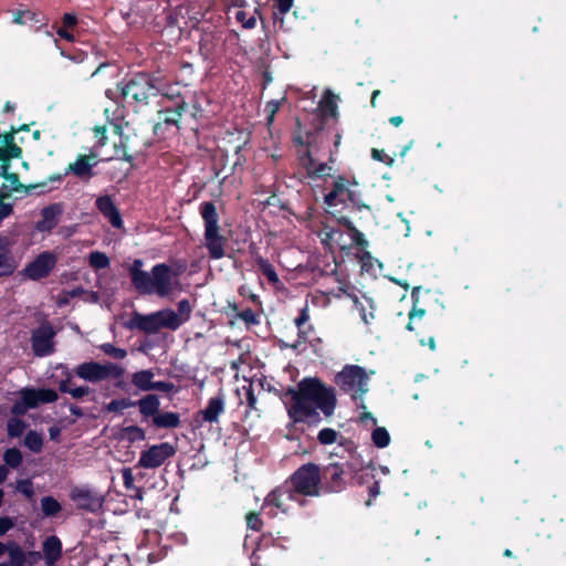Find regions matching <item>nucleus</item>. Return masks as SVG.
<instances>
[{"instance_id": "1", "label": "nucleus", "mask_w": 566, "mask_h": 566, "mask_svg": "<svg viewBox=\"0 0 566 566\" xmlns=\"http://www.w3.org/2000/svg\"><path fill=\"white\" fill-rule=\"evenodd\" d=\"M290 398L287 402V413L291 419V426H296L312 419L321 409L324 415L329 416L335 408V396L332 390L324 387L316 379H304L298 384V389H290L286 392Z\"/></svg>"}, {"instance_id": "2", "label": "nucleus", "mask_w": 566, "mask_h": 566, "mask_svg": "<svg viewBox=\"0 0 566 566\" xmlns=\"http://www.w3.org/2000/svg\"><path fill=\"white\" fill-rule=\"evenodd\" d=\"M200 213L205 224V247L212 259L219 260L226 254L227 239L220 234L217 209L212 202H203L200 206Z\"/></svg>"}, {"instance_id": "3", "label": "nucleus", "mask_w": 566, "mask_h": 566, "mask_svg": "<svg viewBox=\"0 0 566 566\" xmlns=\"http://www.w3.org/2000/svg\"><path fill=\"white\" fill-rule=\"evenodd\" d=\"M178 291H181L178 273L166 264H157L149 274L144 272V293L170 297Z\"/></svg>"}, {"instance_id": "4", "label": "nucleus", "mask_w": 566, "mask_h": 566, "mask_svg": "<svg viewBox=\"0 0 566 566\" xmlns=\"http://www.w3.org/2000/svg\"><path fill=\"white\" fill-rule=\"evenodd\" d=\"M368 379L365 369L355 365L344 367L335 377L340 389L350 395L354 400L361 399L368 391Z\"/></svg>"}, {"instance_id": "5", "label": "nucleus", "mask_w": 566, "mask_h": 566, "mask_svg": "<svg viewBox=\"0 0 566 566\" xmlns=\"http://www.w3.org/2000/svg\"><path fill=\"white\" fill-rule=\"evenodd\" d=\"M292 489L293 488L286 483L269 494L262 506L263 513L275 516L279 512L287 513L296 505H300L301 501L298 494Z\"/></svg>"}, {"instance_id": "6", "label": "nucleus", "mask_w": 566, "mask_h": 566, "mask_svg": "<svg viewBox=\"0 0 566 566\" xmlns=\"http://www.w3.org/2000/svg\"><path fill=\"white\" fill-rule=\"evenodd\" d=\"M19 400L11 408V412L15 416L24 415L29 409L36 408L41 403H50L57 400L56 391L46 388H23L19 391Z\"/></svg>"}, {"instance_id": "7", "label": "nucleus", "mask_w": 566, "mask_h": 566, "mask_svg": "<svg viewBox=\"0 0 566 566\" xmlns=\"http://www.w3.org/2000/svg\"><path fill=\"white\" fill-rule=\"evenodd\" d=\"M300 495H319L321 474L315 464L301 467L291 478L289 483Z\"/></svg>"}, {"instance_id": "8", "label": "nucleus", "mask_w": 566, "mask_h": 566, "mask_svg": "<svg viewBox=\"0 0 566 566\" xmlns=\"http://www.w3.org/2000/svg\"><path fill=\"white\" fill-rule=\"evenodd\" d=\"M356 182H349L342 177H338L333 185V189L325 196V205L329 209H336L338 206H345L347 202L354 206H360V193L358 190L353 189Z\"/></svg>"}, {"instance_id": "9", "label": "nucleus", "mask_w": 566, "mask_h": 566, "mask_svg": "<svg viewBox=\"0 0 566 566\" xmlns=\"http://www.w3.org/2000/svg\"><path fill=\"white\" fill-rule=\"evenodd\" d=\"M75 374L86 381L98 382L109 378H119L123 370L112 363L99 364L90 361L78 365L75 369Z\"/></svg>"}, {"instance_id": "10", "label": "nucleus", "mask_w": 566, "mask_h": 566, "mask_svg": "<svg viewBox=\"0 0 566 566\" xmlns=\"http://www.w3.org/2000/svg\"><path fill=\"white\" fill-rule=\"evenodd\" d=\"M56 262L57 254L55 252L44 251L24 266L22 274L32 281L41 280L51 273Z\"/></svg>"}, {"instance_id": "11", "label": "nucleus", "mask_w": 566, "mask_h": 566, "mask_svg": "<svg viewBox=\"0 0 566 566\" xmlns=\"http://www.w3.org/2000/svg\"><path fill=\"white\" fill-rule=\"evenodd\" d=\"M55 331L49 323L41 324L32 332L31 345L35 356L44 357L54 352Z\"/></svg>"}, {"instance_id": "12", "label": "nucleus", "mask_w": 566, "mask_h": 566, "mask_svg": "<svg viewBox=\"0 0 566 566\" xmlns=\"http://www.w3.org/2000/svg\"><path fill=\"white\" fill-rule=\"evenodd\" d=\"M70 497L78 509L92 513L98 512L104 503V499L99 493L84 486L73 488Z\"/></svg>"}, {"instance_id": "13", "label": "nucleus", "mask_w": 566, "mask_h": 566, "mask_svg": "<svg viewBox=\"0 0 566 566\" xmlns=\"http://www.w3.org/2000/svg\"><path fill=\"white\" fill-rule=\"evenodd\" d=\"M160 328L176 331L179 328V319L175 311L165 308L156 313L144 315V332H156Z\"/></svg>"}, {"instance_id": "14", "label": "nucleus", "mask_w": 566, "mask_h": 566, "mask_svg": "<svg viewBox=\"0 0 566 566\" xmlns=\"http://www.w3.org/2000/svg\"><path fill=\"white\" fill-rule=\"evenodd\" d=\"M176 449L168 442L151 446L144 451V468H156L161 465L168 458L172 457Z\"/></svg>"}, {"instance_id": "15", "label": "nucleus", "mask_w": 566, "mask_h": 566, "mask_svg": "<svg viewBox=\"0 0 566 566\" xmlns=\"http://www.w3.org/2000/svg\"><path fill=\"white\" fill-rule=\"evenodd\" d=\"M97 210L103 214L105 219L116 229L123 228V220L118 209L116 208L113 199L107 196H99L95 201Z\"/></svg>"}, {"instance_id": "16", "label": "nucleus", "mask_w": 566, "mask_h": 566, "mask_svg": "<svg viewBox=\"0 0 566 566\" xmlns=\"http://www.w3.org/2000/svg\"><path fill=\"white\" fill-rule=\"evenodd\" d=\"M95 156H80L67 167V172L82 179H90L93 176L92 168L96 165Z\"/></svg>"}, {"instance_id": "17", "label": "nucleus", "mask_w": 566, "mask_h": 566, "mask_svg": "<svg viewBox=\"0 0 566 566\" xmlns=\"http://www.w3.org/2000/svg\"><path fill=\"white\" fill-rule=\"evenodd\" d=\"M42 552L45 564L48 566H54L62 555V543L60 538L55 535L46 537L42 544Z\"/></svg>"}, {"instance_id": "18", "label": "nucleus", "mask_w": 566, "mask_h": 566, "mask_svg": "<svg viewBox=\"0 0 566 566\" xmlns=\"http://www.w3.org/2000/svg\"><path fill=\"white\" fill-rule=\"evenodd\" d=\"M21 150L10 143L8 136L0 135V176L9 169L10 158L18 157Z\"/></svg>"}, {"instance_id": "19", "label": "nucleus", "mask_w": 566, "mask_h": 566, "mask_svg": "<svg viewBox=\"0 0 566 566\" xmlns=\"http://www.w3.org/2000/svg\"><path fill=\"white\" fill-rule=\"evenodd\" d=\"M17 269V263L10 253L8 240H0V277L11 275Z\"/></svg>"}, {"instance_id": "20", "label": "nucleus", "mask_w": 566, "mask_h": 566, "mask_svg": "<svg viewBox=\"0 0 566 566\" xmlns=\"http://www.w3.org/2000/svg\"><path fill=\"white\" fill-rule=\"evenodd\" d=\"M180 424L179 415L176 412H157L149 419V426L163 429L177 428Z\"/></svg>"}, {"instance_id": "21", "label": "nucleus", "mask_w": 566, "mask_h": 566, "mask_svg": "<svg viewBox=\"0 0 566 566\" xmlns=\"http://www.w3.org/2000/svg\"><path fill=\"white\" fill-rule=\"evenodd\" d=\"M224 411V399L222 396L209 399L207 407L201 411L202 418L207 422H217L219 416Z\"/></svg>"}, {"instance_id": "22", "label": "nucleus", "mask_w": 566, "mask_h": 566, "mask_svg": "<svg viewBox=\"0 0 566 566\" xmlns=\"http://www.w3.org/2000/svg\"><path fill=\"white\" fill-rule=\"evenodd\" d=\"M237 394L240 403L247 406V413L256 412L258 416H260L259 409L256 408L258 398L254 394V388L252 384L243 385L241 388L237 390Z\"/></svg>"}, {"instance_id": "23", "label": "nucleus", "mask_w": 566, "mask_h": 566, "mask_svg": "<svg viewBox=\"0 0 566 566\" xmlns=\"http://www.w3.org/2000/svg\"><path fill=\"white\" fill-rule=\"evenodd\" d=\"M60 209L55 206L48 207L42 210V218L36 222V229L39 231H50L57 223V216Z\"/></svg>"}, {"instance_id": "24", "label": "nucleus", "mask_w": 566, "mask_h": 566, "mask_svg": "<svg viewBox=\"0 0 566 566\" xmlns=\"http://www.w3.org/2000/svg\"><path fill=\"white\" fill-rule=\"evenodd\" d=\"M318 108L324 117H335L337 114V102L336 97L329 90L325 91Z\"/></svg>"}, {"instance_id": "25", "label": "nucleus", "mask_w": 566, "mask_h": 566, "mask_svg": "<svg viewBox=\"0 0 566 566\" xmlns=\"http://www.w3.org/2000/svg\"><path fill=\"white\" fill-rule=\"evenodd\" d=\"M354 304L356 310L359 312L360 317L365 324H369L374 318V303L369 297L363 296L361 298H355Z\"/></svg>"}, {"instance_id": "26", "label": "nucleus", "mask_w": 566, "mask_h": 566, "mask_svg": "<svg viewBox=\"0 0 566 566\" xmlns=\"http://www.w3.org/2000/svg\"><path fill=\"white\" fill-rule=\"evenodd\" d=\"M142 94V87L138 82L132 80L122 88V96L126 104L132 105L139 103V96Z\"/></svg>"}, {"instance_id": "27", "label": "nucleus", "mask_w": 566, "mask_h": 566, "mask_svg": "<svg viewBox=\"0 0 566 566\" xmlns=\"http://www.w3.org/2000/svg\"><path fill=\"white\" fill-rule=\"evenodd\" d=\"M305 168L307 170V174L312 177L316 178H325L332 175V166L327 164L317 163L313 158H308L307 163L305 164Z\"/></svg>"}, {"instance_id": "28", "label": "nucleus", "mask_w": 566, "mask_h": 566, "mask_svg": "<svg viewBox=\"0 0 566 566\" xmlns=\"http://www.w3.org/2000/svg\"><path fill=\"white\" fill-rule=\"evenodd\" d=\"M153 374L150 371L144 370V391L146 390H158L163 392H169L174 385L167 381H155L151 379Z\"/></svg>"}, {"instance_id": "29", "label": "nucleus", "mask_w": 566, "mask_h": 566, "mask_svg": "<svg viewBox=\"0 0 566 566\" xmlns=\"http://www.w3.org/2000/svg\"><path fill=\"white\" fill-rule=\"evenodd\" d=\"M3 179L2 181V191L4 195H10L13 191H20L23 186L20 182L18 175L8 172V170L0 176Z\"/></svg>"}, {"instance_id": "30", "label": "nucleus", "mask_w": 566, "mask_h": 566, "mask_svg": "<svg viewBox=\"0 0 566 566\" xmlns=\"http://www.w3.org/2000/svg\"><path fill=\"white\" fill-rule=\"evenodd\" d=\"M371 440L378 448H386L390 443V436L386 428L375 427L371 432Z\"/></svg>"}, {"instance_id": "31", "label": "nucleus", "mask_w": 566, "mask_h": 566, "mask_svg": "<svg viewBox=\"0 0 566 566\" xmlns=\"http://www.w3.org/2000/svg\"><path fill=\"white\" fill-rule=\"evenodd\" d=\"M159 411V400L155 395L144 396V418H151Z\"/></svg>"}, {"instance_id": "32", "label": "nucleus", "mask_w": 566, "mask_h": 566, "mask_svg": "<svg viewBox=\"0 0 566 566\" xmlns=\"http://www.w3.org/2000/svg\"><path fill=\"white\" fill-rule=\"evenodd\" d=\"M88 264L95 270L106 269L109 265V259L105 253L94 251L88 255Z\"/></svg>"}, {"instance_id": "33", "label": "nucleus", "mask_w": 566, "mask_h": 566, "mask_svg": "<svg viewBox=\"0 0 566 566\" xmlns=\"http://www.w3.org/2000/svg\"><path fill=\"white\" fill-rule=\"evenodd\" d=\"M41 510L45 516H53L60 512V503L52 496H45L41 500Z\"/></svg>"}, {"instance_id": "34", "label": "nucleus", "mask_w": 566, "mask_h": 566, "mask_svg": "<svg viewBox=\"0 0 566 566\" xmlns=\"http://www.w3.org/2000/svg\"><path fill=\"white\" fill-rule=\"evenodd\" d=\"M24 444L33 452H40L43 446L42 436L35 431H29L24 438Z\"/></svg>"}, {"instance_id": "35", "label": "nucleus", "mask_w": 566, "mask_h": 566, "mask_svg": "<svg viewBox=\"0 0 566 566\" xmlns=\"http://www.w3.org/2000/svg\"><path fill=\"white\" fill-rule=\"evenodd\" d=\"M191 305L188 300H181L178 302L176 317L179 319V327L189 321L191 315Z\"/></svg>"}, {"instance_id": "36", "label": "nucleus", "mask_w": 566, "mask_h": 566, "mask_svg": "<svg viewBox=\"0 0 566 566\" xmlns=\"http://www.w3.org/2000/svg\"><path fill=\"white\" fill-rule=\"evenodd\" d=\"M3 460L7 465H9L11 468H18L22 462V454L15 448L8 449L4 452Z\"/></svg>"}, {"instance_id": "37", "label": "nucleus", "mask_w": 566, "mask_h": 566, "mask_svg": "<svg viewBox=\"0 0 566 566\" xmlns=\"http://www.w3.org/2000/svg\"><path fill=\"white\" fill-rule=\"evenodd\" d=\"M7 429L10 437H20L25 429V423L19 418H11L8 420Z\"/></svg>"}, {"instance_id": "38", "label": "nucleus", "mask_w": 566, "mask_h": 566, "mask_svg": "<svg viewBox=\"0 0 566 566\" xmlns=\"http://www.w3.org/2000/svg\"><path fill=\"white\" fill-rule=\"evenodd\" d=\"M259 266H260L262 273L269 280V282H271L273 284H276L279 282V276H277L274 268L266 260L260 259Z\"/></svg>"}, {"instance_id": "39", "label": "nucleus", "mask_w": 566, "mask_h": 566, "mask_svg": "<svg viewBox=\"0 0 566 566\" xmlns=\"http://www.w3.org/2000/svg\"><path fill=\"white\" fill-rule=\"evenodd\" d=\"M337 436L338 434L334 429L325 428L318 432L317 438L322 444H331V443L336 442Z\"/></svg>"}, {"instance_id": "40", "label": "nucleus", "mask_w": 566, "mask_h": 566, "mask_svg": "<svg viewBox=\"0 0 566 566\" xmlns=\"http://www.w3.org/2000/svg\"><path fill=\"white\" fill-rule=\"evenodd\" d=\"M235 19L239 21L245 29H252L255 25V17L250 15L248 17V13L243 10H238L235 12Z\"/></svg>"}, {"instance_id": "41", "label": "nucleus", "mask_w": 566, "mask_h": 566, "mask_svg": "<svg viewBox=\"0 0 566 566\" xmlns=\"http://www.w3.org/2000/svg\"><path fill=\"white\" fill-rule=\"evenodd\" d=\"M101 349L106 355L112 356L117 359L124 358L126 356V350H124L122 348H117L109 343L101 345Z\"/></svg>"}, {"instance_id": "42", "label": "nucleus", "mask_w": 566, "mask_h": 566, "mask_svg": "<svg viewBox=\"0 0 566 566\" xmlns=\"http://www.w3.org/2000/svg\"><path fill=\"white\" fill-rule=\"evenodd\" d=\"M34 13L29 10H17L13 12V23L15 24H25L27 21L33 20Z\"/></svg>"}, {"instance_id": "43", "label": "nucleus", "mask_w": 566, "mask_h": 566, "mask_svg": "<svg viewBox=\"0 0 566 566\" xmlns=\"http://www.w3.org/2000/svg\"><path fill=\"white\" fill-rule=\"evenodd\" d=\"M96 146L103 148L108 140L107 136V127L106 126H96L94 129Z\"/></svg>"}, {"instance_id": "44", "label": "nucleus", "mask_w": 566, "mask_h": 566, "mask_svg": "<svg viewBox=\"0 0 566 566\" xmlns=\"http://www.w3.org/2000/svg\"><path fill=\"white\" fill-rule=\"evenodd\" d=\"M133 403L128 400V399H115V400H112L108 406H107V410L108 411H114V412H119V411H123L124 409L130 407Z\"/></svg>"}, {"instance_id": "45", "label": "nucleus", "mask_w": 566, "mask_h": 566, "mask_svg": "<svg viewBox=\"0 0 566 566\" xmlns=\"http://www.w3.org/2000/svg\"><path fill=\"white\" fill-rule=\"evenodd\" d=\"M142 262L136 260L134 265L130 268V274L135 286L139 290L142 287Z\"/></svg>"}, {"instance_id": "46", "label": "nucleus", "mask_w": 566, "mask_h": 566, "mask_svg": "<svg viewBox=\"0 0 566 566\" xmlns=\"http://www.w3.org/2000/svg\"><path fill=\"white\" fill-rule=\"evenodd\" d=\"M10 563L13 566H22L24 563V554L19 547H13L9 551Z\"/></svg>"}, {"instance_id": "47", "label": "nucleus", "mask_w": 566, "mask_h": 566, "mask_svg": "<svg viewBox=\"0 0 566 566\" xmlns=\"http://www.w3.org/2000/svg\"><path fill=\"white\" fill-rule=\"evenodd\" d=\"M17 490L29 499L33 495V484L30 480H19L17 482Z\"/></svg>"}, {"instance_id": "48", "label": "nucleus", "mask_w": 566, "mask_h": 566, "mask_svg": "<svg viewBox=\"0 0 566 566\" xmlns=\"http://www.w3.org/2000/svg\"><path fill=\"white\" fill-rule=\"evenodd\" d=\"M262 522L256 513H249L247 515V526L251 531H260Z\"/></svg>"}, {"instance_id": "49", "label": "nucleus", "mask_w": 566, "mask_h": 566, "mask_svg": "<svg viewBox=\"0 0 566 566\" xmlns=\"http://www.w3.org/2000/svg\"><path fill=\"white\" fill-rule=\"evenodd\" d=\"M424 316V310L413 307L409 313V323L407 325L408 331H413L412 322L415 319H421Z\"/></svg>"}, {"instance_id": "50", "label": "nucleus", "mask_w": 566, "mask_h": 566, "mask_svg": "<svg viewBox=\"0 0 566 566\" xmlns=\"http://www.w3.org/2000/svg\"><path fill=\"white\" fill-rule=\"evenodd\" d=\"M279 102H269L265 106V112L268 113V124L272 123L273 122V118H274V115L275 113L277 112L279 109Z\"/></svg>"}, {"instance_id": "51", "label": "nucleus", "mask_w": 566, "mask_h": 566, "mask_svg": "<svg viewBox=\"0 0 566 566\" xmlns=\"http://www.w3.org/2000/svg\"><path fill=\"white\" fill-rule=\"evenodd\" d=\"M14 526V522L10 517H0V536L4 535Z\"/></svg>"}, {"instance_id": "52", "label": "nucleus", "mask_w": 566, "mask_h": 566, "mask_svg": "<svg viewBox=\"0 0 566 566\" xmlns=\"http://www.w3.org/2000/svg\"><path fill=\"white\" fill-rule=\"evenodd\" d=\"M282 15L287 13L293 7V0H274Z\"/></svg>"}, {"instance_id": "53", "label": "nucleus", "mask_w": 566, "mask_h": 566, "mask_svg": "<svg viewBox=\"0 0 566 566\" xmlns=\"http://www.w3.org/2000/svg\"><path fill=\"white\" fill-rule=\"evenodd\" d=\"M240 318L245 323L255 324L258 323L256 315L251 310H245L240 313Z\"/></svg>"}, {"instance_id": "54", "label": "nucleus", "mask_w": 566, "mask_h": 566, "mask_svg": "<svg viewBox=\"0 0 566 566\" xmlns=\"http://www.w3.org/2000/svg\"><path fill=\"white\" fill-rule=\"evenodd\" d=\"M371 155H373V158H374V159L379 160V161L387 163V164H389V165L394 161V160H392V158L388 157V156L384 153V150L373 149Z\"/></svg>"}, {"instance_id": "55", "label": "nucleus", "mask_w": 566, "mask_h": 566, "mask_svg": "<svg viewBox=\"0 0 566 566\" xmlns=\"http://www.w3.org/2000/svg\"><path fill=\"white\" fill-rule=\"evenodd\" d=\"M359 421L361 424H364L365 427H368V424L370 423L371 426H376L377 423V420L373 417V415L370 412H367V411H364L361 415H360V418H359Z\"/></svg>"}, {"instance_id": "56", "label": "nucleus", "mask_w": 566, "mask_h": 566, "mask_svg": "<svg viewBox=\"0 0 566 566\" xmlns=\"http://www.w3.org/2000/svg\"><path fill=\"white\" fill-rule=\"evenodd\" d=\"M88 392H90L88 387L81 386V387H76V388H71L69 394L73 398H82L83 396L87 395Z\"/></svg>"}, {"instance_id": "57", "label": "nucleus", "mask_w": 566, "mask_h": 566, "mask_svg": "<svg viewBox=\"0 0 566 566\" xmlns=\"http://www.w3.org/2000/svg\"><path fill=\"white\" fill-rule=\"evenodd\" d=\"M327 473L331 475V478L334 480V481H338L342 476V473L343 471L340 470V468L336 464H332L327 468Z\"/></svg>"}, {"instance_id": "58", "label": "nucleus", "mask_w": 566, "mask_h": 566, "mask_svg": "<svg viewBox=\"0 0 566 566\" xmlns=\"http://www.w3.org/2000/svg\"><path fill=\"white\" fill-rule=\"evenodd\" d=\"M179 117H180L179 113L171 112V113H166L163 120L165 124L175 125V124H177Z\"/></svg>"}, {"instance_id": "59", "label": "nucleus", "mask_w": 566, "mask_h": 566, "mask_svg": "<svg viewBox=\"0 0 566 566\" xmlns=\"http://www.w3.org/2000/svg\"><path fill=\"white\" fill-rule=\"evenodd\" d=\"M12 212V206L0 199V221Z\"/></svg>"}, {"instance_id": "60", "label": "nucleus", "mask_w": 566, "mask_h": 566, "mask_svg": "<svg viewBox=\"0 0 566 566\" xmlns=\"http://www.w3.org/2000/svg\"><path fill=\"white\" fill-rule=\"evenodd\" d=\"M76 24V17L72 13H65L63 15V27L62 28H72Z\"/></svg>"}, {"instance_id": "61", "label": "nucleus", "mask_w": 566, "mask_h": 566, "mask_svg": "<svg viewBox=\"0 0 566 566\" xmlns=\"http://www.w3.org/2000/svg\"><path fill=\"white\" fill-rule=\"evenodd\" d=\"M123 480H124V485L127 489H130L133 485V481H134L133 473H132L130 469L123 470Z\"/></svg>"}, {"instance_id": "62", "label": "nucleus", "mask_w": 566, "mask_h": 566, "mask_svg": "<svg viewBox=\"0 0 566 566\" xmlns=\"http://www.w3.org/2000/svg\"><path fill=\"white\" fill-rule=\"evenodd\" d=\"M57 34H59V36H61L62 39H64V40H66L69 42L74 41V35L71 32H69L66 30V28H59L57 29Z\"/></svg>"}, {"instance_id": "63", "label": "nucleus", "mask_w": 566, "mask_h": 566, "mask_svg": "<svg viewBox=\"0 0 566 566\" xmlns=\"http://www.w3.org/2000/svg\"><path fill=\"white\" fill-rule=\"evenodd\" d=\"M128 326L130 328H137V329H142V316L140 315H136L129 323H128Z\"/></svg>"}, {"instance_id": "64", "label": "nucleus", "mask_w": 566, "mask_h": 566, "mask_svg": "<svg viewBox=\"0 0 566 566\" xmlns=\"http://www.w3.org/2000/svg\"><path fill=\"white\" fill-rule=\"evenodd\" d=\"M61 433V430L59 427L53 426L49 429V434L52 440H57L59 436Z\"/></svg>"}]
</instances>
